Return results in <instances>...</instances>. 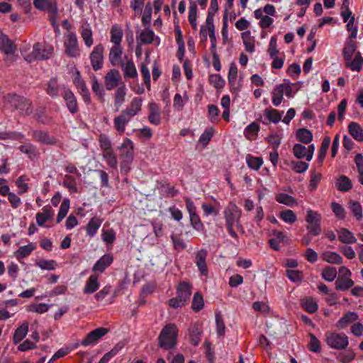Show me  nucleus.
<instances>
[{"mask_svg":"<svg viewBox=\"0 0 363 363\" xmlns=\"http://www.w3.org/2000/svg\"><path fill=\"white\" fill-rule=\"evenodd\" d=\"M18 150L28 155L30 159L34 158L38 153V150L33 144L26 143L19 146Z\"/></svg>","mask_w":363,"mask_h":363,"instance_id":"774afa93","label":"nucleus"},{"mask_svg":"<svg viewBox=\"0 0 363 363\" xmlns=\"http://www.w3.org/2000/svg\"><path fill=\"white\" fill-rule=\"evenodd\" d=\"M349 208L351 210L353 216L357 220H361L363 218L362 207L359 202L355 201H350L349 203Z\"/></svg>","mask_w":363,"mask_h":363,"instance_id":"052dcab7","label":"nucleus"},{"mask_svg":"<svg viewBox=\"0 0 363 363\" xmlns=\"http://www.w3.org/2000/svg\"><path fill=\"white\" fill-rule=\"evenodd\" d=\"M322 259L328 263L340 264L342 263V257L335 252L325 251L321 255Z\"/></svg>","mask_w":363,"mask_h":363,"instance_id":"de8ad7c7","label":"nucleus"},{"mask_svg":"<svg viewBox=\"0 0 363 363\" xmlns=\"http://www.w3.org/2000/svg\"><path fill=\"white\" fill-rule=\"evenodd\" d=\"M352 273L350 270L342 266L339 268L338 276L335 281V288L337 290L346 291L354 285V281L351 279Z\"/></svg>","mask_w":363,"mask_h":363,"instance_id":"9b49d317","label":"nucleus"},{"mask_svg":"<svg viewBox=\"0 0 363 363\" xmlns=\"http://www.w3.org/2000/svg\"><path fill=\"white\" fill-rule=\"evenodd\" d=\"M201 325L199 323H194L189 329V334L191 342L194 345H198L200 342L201 335Z\"/></svg>","mask_w":363,"mask_h":363,"instance_id":"37998d69","label":"nucleus"},{"mask_svg":"<svg viewBox=\"0 0 363 363\" xmlns=\"http://www.w3.org/2000/svg\"><path fill=\"white\" fill-rule=\"evenodd\" d=\"M102 222L103 220L100 218L96 216L91 218L85 226L86 235L90 238L94 237L97 233Z\"/></svg>","mask_w":363,"mask_h":363,"instance_id":"7c9ffc66","label":"nucleus"},{"mask_svg":"<svg viewBox=\"0 0 363 363\" xmlns=\"http://www.w3.org/2000/svg\"><path fill=\"white\" fill-rule=\"evenodd\" d=\"M253 16L255 18L259 20L258 25L263 30L269 28L274 23V19L272 17L262 13L261 11L255 10Z\"/></svg>","mask_w":363,"mask_h":363,"instance_id":"79ce46f5","label":"nucleus"},{"mask_svg":"<svg viewBox=\"0 0 363 363\" xmlns=\"http://www.w3.org/2000/svg\"><path fill=\"white\" fill-rule=\"evenodd\" d=\"M102 157L110 167L114 169L117 167L118 161L113 149L102 152Z\"/></svg>","mask_w":363,"mask_h":363,"instance_id":"bf43d9fd","label":"nucleus"},{"mask_svg":"<svg viewBox=\"0 0 363 363\" xmlns=\"http://www.w3.org/2000/svg\"><path fill=\"white\" fill-rule=\"evenodd\" d=\"M314 151L315 146L313 144L306 147L297 143L294 145L292 149L293 154L297 159H306L308 162L312 160Z\"/></svg>","mask_w":363,"mask_h":363,"instance_id":"ddd939ff","label":"nucleus"},{"mask_svg":"<svg viewBox=\"0 0 363 363\" xmlns=\"http://www.w3.org/2000/svg\"><path fill=\"white\" fill-rule=\"evenodd\" d=\"M246 162L250 168L258 170L263 164V160L260 157L247 155L246 157Z\"/></svg>","mask_w":363,"mask_h":363,"instance_id":"338daca9","label":"nucleus"},{"mask_svg":"<svg viewBox=\"0 0 363 363\" xmlns=\"http://www.w3.org/2000/svg\"><path fill=\"white\" fill-rule=\"evenodd\" d=\"M189 100V96L186 92L184 93V96L177 93L173 99V108L177 111H182L185 106V104Z\"/></svg>","mask_w":363,"mask_h":363,"instance_id":"3c124183","label":"nucleus"},{"mask_svg":"<svg viewBox=\"0 0 363 363\" xmlns=\"http://www.w3.org/2000/svg\"><path fill=\"white\" fill-rule=\"evenodd\" d=\"M113 261V257L109 254L103 255L94 265L92 271L94 272L103 273L105 269L109 267Z\"/></svg>","mask_w":363,"mask_h":363,"instance_id":"a878e982","label":"nucleus"},{"mask_svg":"<svg viewBox=\"0 0 363 363\" xmlns=\"http://www.w3.org/2000/svg\"><path fill=\"white\" fill-rule=\"evenodd\" d=\"M70 201L68 199H65L60 207L59 212L56 218V222L60 223L67 216L69 209Z\"/></svg>","mask_w":363,"mask_h":363,"instance_id":"680f3d73","label":"nucleus"},{"mask_svg":"<svg viewBox=\"0 0 363 363\" xmlns=\"http://www.w3.org/2000/svg\"><path fill=\"white\" fill-rule=\"evenodd\" d=\"M28 331V324L23 323L18 327L13 336V342L15 345L19 343L27 335Z\"/></svg>","mask_w":363,"mask_h":363,"instance_id":"8fccbe9b","label":"nucleus"},{"mask_svg":"<svg viewBox=\"0 0 363 363\" xmlns=\"http://www.w3.org/2000/svg\"><path fill=\"white\" fill-rule=\"evenodd\" d=\"M267 52L269 59L272 60V69H281L284 67L286 55L284 52H280L277 48V39L276 37L272 36L270 38Z\"/></svg>","mask_w":363,"mask_h":363,"instance_id":"39448f33","label":"nucleus"},{"mask_svg":"<svg viewBox=\"0 0 363 363\" xmlns=\"http://www.w3.org/2000/svg\"><path fill=\"white\" fill-rule=\"evenodd\" d=\"M140 44H151L159 45L160 40V38L155 35L154 31L150 28H145L141 31L137 38Z\"/></svg>","mask_w":363,"mask_h":363,"instance_id":"6ab92c4d","label":"nucleus"},{"mask_svg":"<svg viewBox=\"0 0 363 363\" xmlns=\"http://www.w3.org/2000/svg\"><path fill=\"white\" fill-rule=\"evenodd\" d=\"M65 53L69 57L77 58L80 56L81 50L75 33L69 32L64 35Z\"/></svg>","mask_w":363,"mask_h":363,"instance_id":"423d86ee","label":"nucleus"},{"mask_svg":"<svg viewBox=\"0 0 363 363\" xmlns=\"http://www.w3.org/2000/svg\"><path fill=\"white\" fill-rule=\"evenodd\" d=\"M357 49V43L354 40V39H350L347 40L342 50V55L345 60H349L351 57H352L354 53L355 52Z\"/></svg>","mask_w":363,"mask_h":363,"instance_id":"09e8293b","label":"nucleus"},{"mask_svg":"<svg viewBox=\"0 0 363 363\" xmlns=\"http://www.w3.org/2000/svg\"><path fill=\"white\" fill-rule=\"evenodd\" d=\"M131 118L123 111L113 119V126L115 130L119 135L125 133V128Z\"/></svg>","mask_w":363,"mask_h":363,"instance_id":"b1692460","label":"nucleus"},{"mask_svg":"<svg viewBox=\"0 0 363 363\" xmlns=\"http://www.w3.org/2000/svg\"><path fill=\"white\" fill-rule=\"evenodd\" d=\"M0 50L6 55H12L16 50L13 43L6 35L0 32Z\"/></svg>","mask_w":363,"mask_h":363,"instance_id":"c85d7f7f","label":"nucleus"},{"mask_svg":"<svg viewBox=\"0 0 363 363\" xmlns=\"http://www.w3.org/2000/svg\"><path fill=\"white\" fill-rule=\"evenodd\" d=\"M279 218L287 224H293L297 220L296 213L290 209H284L279 212Z\"/></svg>","mask_w":363,"mask_h":363,"instance_id":"6e6d98bb","label":"nucleus"},{"mask_svg":"<svg viewBox=\"0 0 363 363\" xmlns=\"http://www.w3.org/2000/svg\"><path fill=\"white\" fill-rule=\"evenodd\" d=\"M122 53L123 48L121 45H113L108 55L109 61L113 66H118L122 63Z\"/></svg>","mask_w":363,"mask_h":363,"instance_id":"cd10ccee","label":"nucleus"},{"mask_svg":"<svg viewBox=\"0 0 363 363\" xmlns=\"http://www.w3.org/2000/svg\"><path fill=\"white\" fill-rule=\"evenodd\" d=\"M99 274L96 272H94L86 281L83 288V293L84 294H94L99 289Z\"/></svg>","mask_w":363,"mask_h":363,"instance_id":"aec40b11","label":"nucleus"},{"mask_svg":"<svg viewBox=\"0 0 363 363\" xmlns=\"http://www.w3.org/2000/svg\"><path fill=\"white\" fill-rule=\"evenodd\" d=\"M259 130V125L256 122H252L245 128L244 135L249 140H255L257 138Z\"/></svg>","mask_w":363,"mask_h":363,"instance_id":"49530a36","label":"nucleus"},{"mask_svg":"<svg viewBox=\"0 0 363 363\" xmlns=\"http://www.w3.org/2000/svg\"><path fill=\"white\" fill-rule=\"evenodd\" d=\"M345 67L353 72H360L363 66V57L359 52H357L354 58L345 60Z\"/></svg>","mask_w":363,"mask_h":363,"instance_id":"c756f323","label":"nucleus"},{"mask_svg":"<svg viewBox=\"0 0 363 363\" xmlns=\"http://www.w3.org/2000/svg\"><path fill=\"white\" fill-rule=\"evenodd\" d=\"M45 49L42 48V45L37 43L33 45L32 53L26 55L24 58L28 62H31L35 60H44L45 58Z\"/></svg>","mask_w":363,"mask_h":363,"instance_id":"c9c22d12","label":"nucleus"},{"mask_svg":"<svg viewBox=\"0 0 363 363\" xmlns=\"http://www.w3.org/2000/svg\"><path fill=\"white\" fill-rule=\"evenodd\" d=\"M274 199L277 202L289 207H294L298 204L297 200L292 196L284 192H278L275 194Z\"/></svg>","mask_w":363,"mask_h":363,"instance_id":"72a5a7b5","label":"nucleus"},{"mask_svg":"<svg viewBox=\"0 0 363 363\" xmlns=\"http://www.w3.org/2000/svg\"><path fill=\"white\" fill-rule=\"evenodd\" d=\"M152 7L150 3L145 6V9L140 16H142L141 21L143 24L146 26L150 24L152 20Z\"/></svg>","mask_w":363,"mask_h":363,"instance_id":"e2e57ef3","label":"nucleus"},{"mask_svg":"<svg viewBox=\"0 0 363 363\" xmlns=\"http://www.w3.org/2000/svg\"><path fill=\"white\" fill-rule=\"evenodd\" d=\"M330 143H331V139L329 136H325L323 138L322 143H321V146L318 151V160L320 162H323V161L324 160L325 155L328 152V148L330 147Z\"/></svg>","mask_w":363,"mask_h":363,"instance_id":"0e129e2a","label":"nucleus"},{"mask_svg":"<svg viewBox=\"0 0 363 363\" xmlns=\"http://www.w3.org/2000/svg\"><path fill=\"white\" fill-rule=\"evenodd\" d=\"M121 65L125 78L135 79L138 77V72L132 60H128L125 63H121Z\"/></svg>","mask_w":363,"mask_h":363,"instance_id":"58836bf2","label":"nucleus"},{"mask_svg":"<svg viewBox=\"0 0 363 363\" xmlns=\"http://www.w3.org/2000/svg\"><path fill=\"white\" fill-rule=\"evenodd\" d=\"M79 31L84 45L87 48H90L94 43L93 31L90 23L86 19H82L80 21Z\"/></svg>","mask_w":363,"mask_h":363,"instance_id":"2eb2a0df","label":"nucleus"},{"mask_svg":"<svg viewBox=\"0 0 363 363\" xmlns=\"http://www.w3.org/2000/svg\"><path fill=\"white\" fill-rule=\"evenodd\" d=\"M199 37L201 41L203 42H206L208 37H209L211 44V50H216V37L213 19L206 18L205 24L201 26Z\"/></svg>","mask_w":363,"mask_h":363,"instance_id":"9d476101","label":"nucleus"},{"mask_svg":"<svg viewBox=\"0 0 363 363\" xmlns=\"http://www.w3.org/2000/svg\"><path fill=\"white\" fill-rule=\"evenodd\" d=\"M47 12L50 14V21L54 27L55 32L60 34V29L57 25V21L58 19V12L57 3L55 0H47Z\"/></svg>","mask_w":363,"mask_h":363,"instance_id":"5701e85b","label":"nucleus"},{"mask_svg":"<svg viewBox=\"0 0 363 363\" xmlns=\"http://www.w3.org/2000/svg\"><path fill=\"white\" fill-rule=\"evenodd\" d=\"M201 208L205 216H217L220 211V203L217 201H216L215 204L204 203L202 204Z\"/></svg>","mask_w":363,"mask_h":363,"instance_id":"13d9d810","label":"nucleus"},{"mask_svg":"<svg viewBox=\"0 0 363 363\" xmlns=\"http://www.w3.org/2000/svg\"><path fill=\"white\" fill-rule=\"evenodd\" d=\"M119 158L121 160V171L127 174L130 170V166L134 159V143L125 138L123 139L121 146L118 147Z\"/></svg>","mask_w":363,"mask_h":363,"instance_id":"7ed1b4c3","label":"nucleus"},{"mask_svg":"<svg viewBox=\"0 0 363 363\" xmlns=\"http://www.w3.org/2000/svg\"><path fill=\"white\" fill-rule=\"evenodd\" d=\"M272 103L274 106H279L284 100V91L281 84H277L272 91Z\"/></svg>","mask_w":363,"mask_h":363,"instance_id":"ea45409f","label":"nucleus"},{"mask_svg":"<svg viewBox=\"0 0 363 363\" xmlns=\"http://www.w3.org/2000/svg\"><path fill=\"white\" fill-rule=\"evenodd\" d=\"M62 96L69 111L72 114L77 113L79 111V106L74 93L69 89H66L62 92Z\"/></svg>","mask_w":363,"mask_h":363,"instance_id":"f3484780","label":"nucleus"},{"mask_svg":"<svg viewBox=\"0 0 363 363\" xmlns=\"http://www.w3.org/2000/svg\"><path fill=\"white\" fill-rule=\"evenodd\" d=\"M178 328L174 323H168L162 329L159 337V345L164 349L173 348L177 342Z\"/></svg>","mask_w":363,"mask_h":363,"instance_id":"20e7f679","label":"nucleus"},{"mask_svg":"<svg viewBox=\"0 0 363 363\" xmlns=\"http://www.w3.org/2000/svg\"><path fill=\"white\" fill-rule=\"evenodd\" d=\"M148 121L151 124L158 125L161 123V108L155 102L148 104Z\"/></svg>","mask_w":363,"mask_h":363,"instance_id":"4be33fe9","label":"nucleus"},{"mask_svg":"<svg viewBox=\"0 0 363 363\" xmlns=\"http://www.w3.org/2000/svg\"><path fill=\"white\" fill-rule=\"evenodd\" d=\"M108 333V329L106 328H98L89 332L84 339L82 341L83 346L95 345L98 341Z\"/></svg>","mask_w":363,"mask_h":363,"instance_id":"4468645a","label":"nucleus"},{"mask_svg":"<svg viewBox=\"0 0 363 363\" xmlns=\"http://www.w3.org/2000/svg\"><path fill=\"white\" fill-rule=\"evenodd\" d=\"M359 318L357 313L349 311L344 314L342 317L336 323V327L338 329H345L349 325L355 323Z\"/></svg>","mask_w":363,"mask_h":363,"instance_id":"bb28decb","label":"nucleus"},{"mask_svg":"<svg viewBox=\"0 0 363 363\" xmlns=\"http://www.w3.org/2000/svg\"><path fill=\"white\" fill-rule=\"evenodd\" d=\"M4 101L7 108L17 111L21 115L28 116L32 113L31 103L23 96L11 93L4 96Z\"/></svg>","mask_w":363,"mask_h":363,"instance_id":"f257e3e1","label":"nucleus"},{"mask_svg":"<svg viewBox=\"0 0 363 363\" xmlns=\"http://www.w3.org/2000/svg\"><path fill=\"white\" fill-rule=\"evenodd\" d=\"M274 238H271L269 241L270 247L274 250H279L280 243L283 242L285 239L284 234L279 230H275L273 233Z\"/></svg>","mask_w":363,"mask_h":363,"instance_id":"864d4df0","label":"nucleus"},{"mask_svg":"<svg viewBox=\"0 0 363 363\" xmlns=\"http://www.w3.org/2000/svg\"><path fill=\"white\" fill-rule=\"evenodd\" d=\"M104 52V45L102 44H98L94 48L93 50L90 53V62L94 71L99 70L103 67Z\"/></svg>","mask_w":363,"mask_h":363,"instance_id":"f8f14e48","label":"nucleus"},{"mask_svg":"<svg viewBox=\"0 0 363 363\" xmlns=\"http://www.w3.org/2000/svg\"><path fill=\"white\" fill-rule=\"evenodd\" d=\"M191 288L192 286L189 282H181L177 288V295L187 303L191 295Z\"/></svg>","mask_w":363,"mask_h":363,"instance_id":"e433bc0d","label":"nucleus"},{"mask_svg":"<svg viewBox=\"0 0 363 363\" xmlns=\"http://www.w3.org/2000/svg\"><path fill=\"white\" fill-rule=\"evenodd\" d=\"M143 100L139 97L134 98L129 106L124 111H123L127 116L130 118L137 115L141 110Z\"/></svg>","mask_w":363,"mask_h":363,"instance_id":"f704fd0d","label":"nucleus"},{"mask_svg":"<svg viewBox=\"0 0 363 363\" xmlns=\"http://www.w3.org/2000/svg\"><path fill=\"white\" fill-rule=\"evenodd\" d=\"M123 37V30L122 27L118 24H114L110 30V41L113 45H121Z\"/></svg>","mask_w":363,"mask_h":363,"instance_id":"2f4dec72","label":"nucleus"},{"mask_svg":"<svg viewBox=\"0 0 363 363\" xmlns=\"http://www.w3.org/2000/svg\"><path fill=\"white\" fill-rule=\"evenodd\" d=\"M228 82L232 93H238L242 86V77L238 76V68L237 65L232 62L229 65L228 72Z\"/></svg>","mask_w":363,"mask_h":363,"instance_id":"1a4fd4ad","label":"nucleus"},{"mask_svg":"<svg viewBox=\"0 0 363 363\" xmlns=\"http://www.w3.org/2000/svg\"><path fill=\"white\" fill-rule=\"evenodd\" d=\"M321 214L312 209H308L306 216V222L308 223L306 229L308 233L313 236L319 235L321 233L320 223Z\"/></svg>","mask_w":363,"mask_h":363,"instance_id":"0eeeda50","label":"nucleus"},{"mask_svg":"<svg viewBox=\"0 0 363 363\" xmlns=\"http://www.w3.org/2000/svg\"><path fill=\"white\" fill-rule=\"evenodd\" d=\"M223 213L229 235L237 239L238 234L234 228L240 226L241 209L235 203L230 202L225 208Z\"/></svg>","mask_w":363,"mask_h":363,"instance_id":"f03ea898","label":"nucleus"},{"mask_svg":"<svg viewBox=\"0 0 363 363\" xmlns=\"http://www.w3.org/2000/svg\"><path fill=\"white\" fill-rule=\"evenodd\" d=\"M297 139L303 143L308 144L313 140L312 133L306 128L299 129L296 133Z\"/></svg>","mask_w":363,"mask_h":363,"instance_id":"69168bd1","label":"nucleus"},{"mask_svg":"<svg viewBox=\"0 0 363 363\" xmlns=\"http://www.w3.org/2000/svg\"><path fill=\"white\" fill-rule=\"evenodd\" d=\"M301 306L306 311L310 313H314L318 310L317 302L312 297H306L302 299Z\"/></svg>","mask_w":363,"mask_h":363,"instance_id":"5fc2aeb1","label":"nucleus"},{"mask_svg":"<svg viewBox=\"0 0 363 363\" xmlns=\"http://www.w3.org/2000/svg\"><path fill=\"white\" fill-rule=\"evenodd\" d=\"M325 342L331 348L336 350H343L349 344L348 337L345 334L329 331L325 333Z\"/></svg>","mask_w":363,"mask_h":363,"instance_id":"6e6552de","label":"nucleus"},{"mask_svg":"<svg viewBox=\"0 0 363 363\" xmlns=\"http://www.w3.org/2000/svg\"><path fill=\"white\" fill-rule=\"evenodd\" d=\"M121 77L117 69L110 70L105 76V86L106 89L111 90L114 89L120 81Z\"/></svg>","mask_w":363,"mask_h":363,"instance_id":"393cba45","label":"nucleus"},{"mask_svg":"<svg viewBox=\"0 0 363 363\" xmlns=\"http://www.w3.org/2000/svg\"><path fill=\"white\" fill-rule=\"evenodd\" d=\"M215 133V130L212 127L206 128L204 132L201 134L199 139V145H201L203 148H205L211 141L212 137Z\"/></svg>","mask_w":363,"mask_h":363,"instance_id":"4d7b16f0","label":"nucleus"},{"mask_svg":"<svg viewBox=\"0 0 363 363\" xmlns=\"http://www.w3.org/2000/svg\"><path fill=\"white\" fill-rule=\"evenodd\" d=\"M284 111H280L273 108H268L264 111V116L269 122L278 123L281 120Z\"/></svg>","mask_w":363,"mask_h":363,"instance_id":"a18cd8bd","label":"nucleus"},{"mask_svg":"<svg viewBox=\"0 0 363 363\" xmlns=\"http://www.w3.org/2000/svg\"><path fill=\"white\" fill-rule=\"evenodd\" d=\"M348 132L357 141H363V128L359 123L356 122H351L348 125Z\"/></svg>","mask_w":363,"mask_h":363,"instance_id":"c03bdc74","label":"nucleus"},{"mask_svg":"<svg viewBox=\"0 0 363 363\" xmlns=\"http://www.w3.org/2000/svg\"><path fill=\"white\" fill-rule=\"evenodd\" d=\"M208 82L217 91H221L225 84V79L218 74H210Z\"/></svg>","mask_w":363,"mask_h":363,"instance_id":"603ef678","label":"nucleus"},{"mask_svg":"<svg viewBox=\"0 0 363 363\" xmlns=\"http://www.w3.org/2000/svg\"><path fill=\"white\" fill-rule=\"evenodd\" d=\"M198 8L196 2L189 3L188 11V21L193 30H196L198 28Z\"/></svg>","mask_w":363,"mask_h":363,"instance_id":"a19ab883","label":"nucleus"},{"mask_svg":"<svg viewBox=\"0 0 363 363\" xmlns=\"http://www.w3.org/2000/svg\"><path fill=\"white\" fill-rule=\"evenodd\" d=\"M208 256V251L201 249L195 252L194 262L197 266L201 276L206 277L208 274V269L206 264V257Z\"/></svg>","mask_w":363,"mask_h":363,"instance_id":"dca6fc26","label":"nucleus"},{"mask_svg":"<svg viewBox=\"0 0 363 363\" xmlns=\"http://www.w3.org/2000/svg\"><path fill=\"white\" fill-rule=\"evenodd\" d=\"M174 35L176 43L178 45L177 57L179 62H182L185 55V45L183 39L182 31L179 24L174 26Z\"/></svg>","mask_w":363,"mask_h":363,"instance_id":"412c9836","label":"nucleus"},{"mask_svg":"<svg viewBox=\"0 0 363 363\" xmlns=\"http://www.w3.org/2000/svg\"><path fill=\"white\" fill-rule=\"evenodd\" d=\"M337 236L339 240L345 244H353L357 242L354 233L345 228H341L337 230Z\"/></svg>","mask_w":363,"mask_h":363,"instance_id":"4c0bfd02","label":"nucleus"},{"mask_svg":"<svg viewBox=\"0 0 363 363\" xmlns=\"http://www.w3.org/2000/svg\"><path fill=\"white\" fill-rule=\"evenodd\" d=\"M281 85L284 94L288 99L294 98L301 88L299 82L292 83L289 80H284V82L281 83Z\"/></svg>","mask_w":363,"mask_h":363,"instance_id":"473e14b6","label":"nucleus"},{"mask_svg":"<svg viewBox=\"0 0 363 363\" xmlns=\"http://www.w3.org/2000/svg\"><path fill=\"white\" fill-rule=\"evenodd\" d=\"M240 38L246 52L252 54L256 50V38L252 35L250 30L242 32Z\"/></svg>","mask_w":363,"mask_h":363,"instance_id":"a211bd4d","label":"nucleus"}]
</instances>
